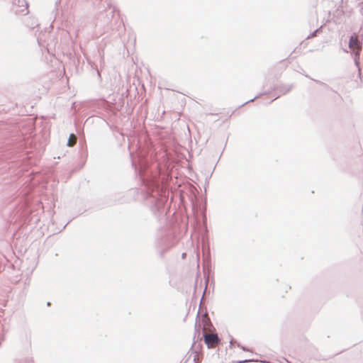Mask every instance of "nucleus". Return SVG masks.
I'll return each mask as SVG.
<instances>
[{
    "label": "nucleus",
    "instance_id": "nucleus-4",
    "mask_svg": "<svg viewBox=\"0 0 363 363\" xmlns=\"http://www.w3.org/2000/svg\"><path fill=\"white\" fill-rule=\"evenodd\" d=\"M75 141H76L75 136L72 134L70 135V137H69V139L68 140L67 145L69 146H72L74 144Z\"/></svg>",
    "mask_w": 363,
    "mask_h": 363
},
{
    "label": "nucleus",
    "instance_id": "nucleus-5",
    "mask_svg": "<svg viewBox=\"0 0 363 363\" xmlns=\"http://www.w3.org/2000/svg\"><path fill=\"white\" fill-rule=\"evenodd\" d=\"M317 31H318V30H315V31L312 34V36H314V35H315V32H317Z\"/></svg>",
    "mask_w": 363,
    "mask_h": 363
},
{
    "label": "nucleus",
    "instance_id": "nucleus-2",
    "mask_svg": "<svg viewBox=\"0 0 363 363\" xmlns=\"http://www.w3.org/2000/svg\"><path fill=\"white\" fill-rule=\"evenodd\" d=\"M14 11L18 14H26L28 13V4L26 0H15Z\"/></svg>",
    "mask_w": 363,
    "mask_h": 363
},
{
    "label": "nucleus",
    "instance_id": "nucleus-1",
    "mask_svg": "<svg viewBox=\"0 0 363 363\" xmlns=\"http://www.w3.org/2000/svg\"><path fill=\"white\" fill-rule=\"evenodd\" d=\"M350 49L354 53V62L357 65L359 63V55L362 49V43L359 41L356 35L351 36L349 42Z\"/></svg>",
    "mask_w": 363,
    "mask_h": 363
},
{
    "label": "nucleus",
    "instance_id": "nucleus-3",
    "mask_svg": "<svg viewBox=\"0 0 363 363\" xmlns=\"http://www.w3.org/2000/svg\"><path fill=\"white\" fill-rule=\"evenodd\" d=\"M204 341L208 345H215L218 343L219 339L216 334H205Z\"/></svg>",
    "mask_w": 363,
    "mask_h": 363
}]
</instances>
